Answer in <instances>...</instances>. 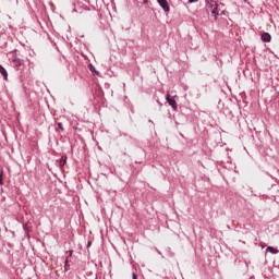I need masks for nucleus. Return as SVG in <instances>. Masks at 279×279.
Returning a JSON list of instances; mask_svg holds the SVG:
<instances>
[{
  "mask_svg": "<svg viewBox=\"0 0 279 279\" xmlns=\"http://www.w3.org/2000/svg\"><path fill=\"white\" fill-rule=\"evenodd\" d=\"M206 10L207 12H210L211 16H214L215 20H217V16H219V4L215 0H208L206 2Z\"/></svg>",
  "mask_w": 279,
  "mask_h": 279,
  "instance_id": "f257e3e1",
  "label": "nucleus"
},
{
  "mask_svg": "<svg viewBox=\"0 0 279 279\" xmlns=\"http://www.w3.org/2000/svg\"><path fill=\"white\" fill-rule=\"evenodd\" d=\"M166 100L169 106H171L172 110H178V102L175 101V97H171V94L167 93Z\"/></svg>",
  "mask_w": 279,
  "mask_h": 279,
  "instance_id": "f03ea898",
  "label": "nucleus"
},
{
  "mask_svg": "<svg viewBox=\"0 0 279 279\" xmlns=\"http://www.w3.org/2000/svg\"><path fill=\"white\" fill-rule=\"evenodd\" d=\"M160 8H162L163 12H169L171 8H169V2L167 0H157Z\"/></svg>",
  "mask_w": 279,
  "mask_h": 279,
  "instance_id": "7ed1b4c3",
  "label": "nucleus"
},
{
  "mask_svg": "<svg viewBox=\"0 0 279 279\" xmlns=\"http://www.w3.org/2000/svg\"><path fill=\"white\" fill-rule=\"evenodd\" d=\"M262 40L263 43H271V35L269 33H263Z\"/></svg>",
  "mask_w": 279,
  "mask_h": 279,
  "instance_id": "20e7f679",
  "label": "nucleus"
},
{
  "mask_svg": "<svg viewBox=\"0 0 279 279\" xmlns=\"http://www.w3.org/2000/svg\"><path fill=\"white\" fill-rule=\"evenodd\" d=\"M0 73L3 80H8V71H5V68H3L2 65H0Z\"/></svg>",
  "mask_w": 279,
  "mask_h": 279,
  "instance_id": "39448f33",
  "label": "nucleus"
},
{
  "mask_svg": "<svg viewBox=\"0 0 279 279\" xmlns=\"http://www.w3.org/2000/svg\"><path fill=\"white\" fill-rule=\"evenodd\" d=\"M64 165H66V156H62L59 161V167H61V169L64 167Z\"/></svg>",
  "mask_w": 279,
  "mask_h": 279,
  "instance_id": "423d86ee",
  "label": "nucleus"
},
{
  "mask_svg": "<svg viewBox=\"0 0 279 279\" xmlns=\"http://www.w3.org/2000/svg\"><path fill=\"white\" fill-rule=\"evenodd\" d=\"M266 252H270V254H278V248H275L274 246H268Z\"/></svg>",
  "mask_w": 279,
  "mask_h": 279,
  "instance_id": "0eeeda50",
  "label": "nucleus"
},
{
  "mask_svg": "<svg viewBox=\"0 0 279 279\" xmlns=\"http://www.w3.org/2000/svg\"><path fill=\"white\" fill-rule=\"evenodd\" d=\"M57 125H58V128L60 129L61 132H64V126H62L61 122H58Z\"/></svg>",
  "mask_w": 279,
  "mask_h": 279,
  "instance_id": "6e6552de",
  "label": "nucleus"
},
{
  "mask_svg": "<svg viewBox=\"0 0 279 279\" xmlns=\"http://www.w3.org/2000/svg\"><path fill=\"white\" fill-rule=\"evenodd\" d=\"M0 184L3 185V170L0 172Z\"/></svg>",
  "mask_w": 279,
  "mask_h": 279,
  "instance_id": "1a4fd4ad",
  "label": "nucleus"
},
{
  "mask_svg": "<svg viewBox=\"0 0 279 279\" xmlns=\"http://www.w3.org/2000/svg\"><path fill=\"white\" fill-rule=\"evenodd\" d=\"M89 71L96 72V75H99V72L95 71V66L90 65Z\"/></svg>",
  "mask_w": 279,
  "mask_h": 279,
  "instance_id": "9d476101",
  "label": "nucleus"
},
{
  "mask_svg": "<svg viewBox=\"0 0 279 279\" xmlns=\"http://www.w3.org/2000/svg\"><path fill=\"white\" fill-rule=\"evenodd\" d=\"M69 259L65 260V271H69Z\"/></svg>",
  "mask_w": 279,
  "mask_h": 279,
  "instance_id": "9b49d317",
  "label": "nucleus"
},
{
  "mask_svg": "<svg viewBox=\"0 0 279 279\" xmlns=\"http://www.w3.org/2000/svg\"><path fill=\"white\" fill-rule=\"evenodd\" d=\"M199 0H189L190 3H197Z\"/></svg>",
  "mask_w": 279,
  "mask_h": 279,
  "instance_id": "f8f14e48",
  "label": "nucleus"
},
{
  "mask_svg": "<svg viewBox=\"0 0 279 279\" xmlns=\"http://www.w3.org/2000/svg\"><path fill=\"white\" fill-rule=\"evenodd\" d=\"M132 278H133V279H138V277L136 276V274H133V275H132Z\"/></svg>",
  "mask_w": 279,
  "mask_h": 279,
  "instance_id": "ddd939ff",
  "label": "nucleus"
},
{
  "mask_svg": "<svg viewBox=\"0 0 279 279\" xmlns=\"http://www.w3.org/2000/svg\"><path fill=\"white\" fill-rule=\"evenodd\" d=\"M69 256H73V251H69Z\"/></svg>",
  "mask_w": 279,
  "mask_h": 279,
  "instance_id": "4468645a",
  "label": "nucleus"
}]
</instances>
